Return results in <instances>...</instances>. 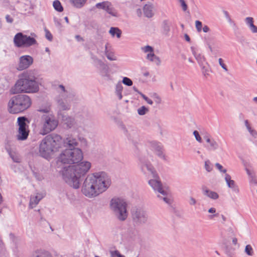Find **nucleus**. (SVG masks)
Instances as JSON below:
<instances>
[{
  "mask_svg": "<svg viewBox=\"0 0 257 257\" xmlns=\"http://www.w3.org/2000/svg\"><path fill=\"white\" fill-rule=\"evenodd\" d=\"M111 181L104 172L89 174L81 188L82 193L88 198H93L104 192L110 186Z\"/></svg>",
  "mask_w": 257,
  "mask_h": 257,
  "instance_id": "nucleus-1",
  "label": "nucleus"
},
{
  "mask_svg": "<svg viewBox=\"0 0 257 257\" xmlns=\"http://www.w3.org/2000/svg\"><path fill=\"white\" fill-rule=\"evenodd\" d=\"M91 166L89 162L83 161L74 165L63 167L60 173L66 183L73 188L78 189L80 186V178L86 175Z\"/></svg>",
  "mask_w": 257,
  "mask_h": 257,
  "instance_id": "nucleus-2",
  "label": "nucleus"
},
{
  "mask_svg": "<svg viewBox=\"0 0 257 257\" xmlns=\"http://www.w3.org/2000/svg\"><path fill=\"white\" fill-rule=\"evenodd\" d=\"M39 89L35 72L33 70H30L24 72L21 75L12 88V92L14 94L36 93L39 91Z\"/></svg>",
  "mask_w": 257,
  "mask_h": 257,
  "instance_id": "nucleus-3",
  "label": "nucleus"
},
{
  "mask_svg": "<svg viewBox=\"0 0 257 257\" xmlns=\"http://www.w3.org/2000/svg\"><path fill=\"white\" fill-rule=\"evenodd\" d=\"M32 102L29 96L19 94L12 97L8 103V110L11 113H18L28 109Z\"/></svg>",
  "mask_w": 257,
  "mask_h": 257,
  "instance_id": "nucleus-4",
  "label": "nucleus"
},
{
  "mask_svg": "<svg viewBox=\"0 0 257 257\" xmlns=\"http://www.w3.org/2000/svg\"><path fill=\"white\" fill-rule=\"evenodd\" d=\"M82 151L78 148H69L59 155L58 161L63 164H76L83 159Z\"/></svg>",
  "mask_w": 257,
  "mask_h": 257,
  "instance_id": "nucleus-5",
  "label": "nucleus"
},
{
  "mask_svg": "<svg viewBox=\"0 0 257 257\" xmlns=\"http://www.w3.org/2000/svg\"><path fill=\"white\" fill-rule=\"evenodd\" d=\"M38 111L45 113L41 116V121L43 124L42 134L46 135L54 131L58 126V122L54 115L49 113L50 108H40Z\"/></svg>",
  "mask_w": 257,
  "mask_h": 257,
  "instance_id": "nucleus-6",
  "label": "nucleus"
},
{
  "mask_svg": "<svg viewBox=\"0 0 257 257\" xmlns=\"http://www.w3.org/2000/svg\"><path fill=\"white\" fill-rule=\"evenodd\" d=\"M110 208L117 218L120 221H124L127 217L126 210L127 204L122 199L113 198L110 201Z\"/></svg>",
  "mask_w": 257,
  "mask_h": 257,
  "instance_id": "nucleus-7",
  "label": "nucleus"
},
{
  "mask_svg": "<svg viewBox=\"0 0 257 257\" xmlns=\"http://www.w3.org/2000/svg\"><path fill=\"white\" fill-rule=\"evenodd\" d=\"M131 216L134 224L141 226L146 224L149 220L147 211L141 207H134L131 209Z\"/></svg>",
  "mask_w": 257,
  "mask_h": 257,
  "instance_id": "nucleus-8",
  "label": "nucleus"
},
{
  "mask_svg": "<svg viewBox=\"0 0 257 257\" xmlns=\"http://www.w3.org/2000/svg\"><path fill=\"white\" fill-rule=\"evenodd\" d=\"M145 167L151 172L153 179L149 181V184L155 191L161 194L162 195H166L167 194V190L165 187H163L161 181L159 180V177L151 165H146Z\"/></svg>",
  "mask_w": 257,
  "mask_h": 257,
  "instance_id": "nucleus-9",
  "label": "nucleus"
},
{
  "mask_svg": "<svg viewBox=\"0 0 257 257\" xmlns=\"http://www.w3.org/2000/svg\"><path fill=\"white\" fill-rule=\"evenodd\" d=\"M28 119L24 117H19L17 123L19 126L16 138L18 141H25L27 139L29 134V125L27 124Z\"/></svg>",
  "mask_w": 257,
  "mask_h": 257,
  "instance_id": "nucleus-10",
  "label": "nucleus"
},
{
  "mask_svg": "<svg viewBox=\"0 0 257 257\" xmlns=\"http://www.w3.org/2000/svg\"><path fill=\"white\" fill-rule=\"evenodd\" d=\"M14 42L17 47H28L35 45L37 41L33 37L18 33L14 37Z\"/></svg>",
  "mask_w": 257,
  "mask_h": 257,
  "instance_id": "nucleus-11",
  "label": "nucleus"
},
{
  "mask_svg": "<svg viewBox=\"0 0 257 257\" xmlns=\"http://www.w3.org/2000/svg\"><path fill=\"white\" fill-rule=\"evenodd\" d=\"M47 139L45 137L40 143L39 153L41 157L49 159L55 152L52 148L51 144L48 143Z\"/></svg>",
  "mask_w": 257,
  "mask_h": 257,
  "instance_id": "nucleus-12",
  "label": "nucleus"
},
{
  "mask_svg": "<svg viewBox=\"0 0 257 257\" xmlns=\"http://www.w3.org/2000/svg\"><path fill=\"white\" fill-rule=\"evenodd\" d=\"M48 143L51 144L52 148L55 152H57L63 146V142L62 137L56 134L52 133L46 136Z\"/></svg>",
  "mask_w": 257,
  "mask_h": 257,
  "instance_id": "nucleus-13",
  "label": "nucleus"
},
{
  "mask_svg": "<svg viewBox=\"0 0 257 257\" xmlns=\"http://www.w3.org/2000/svg\"><path fill=\"white\" fill-rule=\"evenodd\" d=\"M95 7L99 9H102L105 11L109 14L114 17H117V13L115 10L111 7V4L107 2L104 1L96 4Z\"/></svg>",
  "mask_w": 257,
  "mask_h": 257,
  "instance_id": "nucleus-14",
  "label": "nucleus"
},
{
  "mask_svg": "<svg viewBox=\"0 0 257 257\" xmlns=\"http://www.w3.org/2000/svg\"><path fill=\"white\" fill-rule=\"evenodd\" d=\"M33 58L29 55L22 56L20 58L18 70H23L28 68L33 64Z\"/></svg>",
  "mask_w": 257,
  "mask_h": 257,
  "instance_id": "nucleus-15",
  "label": "nucleus"
},
{
  "mask_svg": "<svg viewBox=\"0 0 257 257\" xmlns=\"http://www.w3.org/2000/svg\"><path fill=\"white\" fill-rule=\"evenodd\" d=\"M203 139L206 141L208 144L206 147L209 151H215L219 147V145L217 142L208 134H206L203 136Z\"/></svg>",
  "mask_w": 257,
  "mask_h": 257,
  "instance_id": "nucleus-16",
  "label": "nucleus"
},
{
  "mask_svg": "<svg viewBox=\"0 0 257 257\" xmlns=\"http://www.w3.org/2000/svg\"><path fill=\"white\" fill-rule=\"evenodd\" d=\"M153 151L159 158L165 160V155L163 152V146L160 143L153 142L151 143Z\"/></svg>",
  "mask_w": 257,
  "mask_h": 257,
  "instance_id": "nucleus-17",
  "label": "nucleus"
},
{
  "mask_svg": "<svg viewBox=\"0 0 257 257\" xmlns=\"http://www.w3.org/2000/svg\"><path fill=\"white\" fill-rule=\"evenodd\" d=\"M225 180L226 182L227 186L232 189V191L234 193L238 194L239 193V189L237 185L235 183V181L231 180V176L226 174L225 176Z\"/></svg>",
  "mask_w": 257,
  "mask_h": 257,
  "instance_id": "nucleus-18",
  "label": "nucleus"
},
{
  "mask_svg": "<svg viewBox=\"0 0 257 257\" xmlns=\"http://www.w3.org/2000/svg\"><path fill=\"white\" fill-rule=\"evenodd\" d=\"M63 146L69 147V148H75L78 146L77 140L71 135H68L67 137L63 140Z\"/></svg>",
  "mask_w": 257,
  "mask_h": 257,
  "instance_id": "nucleus-19",
  "label": "nucleus"
},
{
  "mask_svg": "<svg viewBox=\"0 0 257 257\" xmlns=\"http://www.w3.org/2000/svg\"><path fill=\"white\" fill-rule=\"evenodd\" d=\"M98 63L100 67V71L101 75L106 77V79L111 80V77L109 73V68L107 65L105 64L102 61L98 60Z\"/></svg>",
  "mask_w": 257,
  "mask_h": 257,
  "instance_id": "nucleus-20",
  "label": "nucleus"
},
{
  "mask_svg": "<svg viewBox=\"0 0 257 257\" xmlns=\"http://www.w3.org/2000/svg\"><path fill=\"white\" fill-rule=\"evenodd\" d=\"M191 50L193 55H194L196 60L198 62L199 65L200 66H202V65H203L204 63L206 61V59H205V57L203 55H202L201 54L198 53L196 52V49L195 47L192 46L191 47Z\"/></svg>",
  "mask_w": 257,
  "mask_h": 257,
  "instance_id": "nucleus-21",
  "label": "nucleus"
},
{
  "mask_svg": "<svg viewBox=\"0 0 257 257\" xmlns=\"http://www.w3.org/2000/svg\"><path fill=\"white\" fill-rule=\"evenodd\" d=\"M154 9V5L151 3H148L146 4L144 7V13L146 17L148 18H152L153 15V10Z\"/></svg>",
  "mask_w": 257,
  "mask_h": 257,
  "instance_id": "nucleus-22",
  "label": "nucleus"
},
{
  "mask_svg": "<svg viewBox=\"0 0 257 257\" xmlns=\"http://www.w3.org/2000/svg\"><path fill=\"white\" fill-rule=\"evenodd\" d=\"M202 190L204 195L207 196L211 199L215 200L218 199L219 197V195L216 192L209 190L205 186L203 187Z\"/></svg>",
  "mask_w": 257,
  "mask_h": 257,
  "instance_id": "nucleus-23",
  "label": "nucleus"
},
{
  "mask_svg": "<svg viewBox=\"0 0 257 257\" xmlns=\"http://www.w3.org/2000/svg\"><path fill=\"white\" fill-rule=\"evenodd\" d=\"M26 3L20 2L19 5V9L22 14H26L30 9V5L28 1Z\"/></svg>",
  "mask_w": 257,
  "mask_h": 257,
  "instance_id": "nucleus-24",
  "label": "nucleus"
},
{
  "mask_svg": "<svg viewBox=\"0 0 257 257\" xmlns=\"http://www.w3.org/2000/svg\"><path fill=\"white\" fill-rule=\"evenodd\" d=\"M245 21L252 33H257V27L254 25L253 19L252 18L247 17L245 18Z\"/></svg>",
  "mask_w": 257,
  "mask_h": 257,
  "instance_id": "nucleus-25",
  "label": "nucleus"
},
{
  "mask_svg": "<svg viewBox=\"0 0 257 257\" xmlns=\"http://www.w3.org/2000/svg\"><path fill=\"white\" fill-rule=\"evenodd\" d=\"M31 257H53L48 251L44 250H37L32 255Z\"/></svg>",
  "mask_w": 257,
  "mask_h": 257,
  "instance_id": "nucleus-26",
  "label": "nucleus"
},
{
  "mask_svg": "<svg viewBox=\"0 0 257 257\" xmlns=\"http://www.w3.org/2000/svg\"><path fill=\"white\" fill-rule=\"evenodd\" d=\"M42 198V196L37 195L35 196L31 197L29 203V206L31 208H33L38 204L40 200Z\"/></svg>",
  "mask_w": 257,
  "mask_h": 257,
  "instance_id": "nucleus-27",
  "label": "nucleus"
},
{
  "mask_svg": "<svg viewBox=\"0 0 257 257\" xmlns=\"http://www.w3.org/2000/svg\"><path fill=\"white\" fill-rule=\"evenodd\" d=\"M123 86L121 83L119 82L115 86V93L118 97L119 100L121 99L122 96L121 95V92L122 91Z\"/></svg>",
  "mask_w": 257,
  "mask_h": 257,
  "instance_id": "nucleus-28",
  "label": "nucleus"
},
{
  "mask_svg": "<svg viewBox=\"0 0 257 257\" xmlns=\"http://www.w3.org/2000/svg\"><path fill=\"white\" fill-rule=\"evenodd\" d=\"M109 33L112 37L115 35L117 38H119L121 37V31L116 27H111L109 30Z\"/></svg>",
  "mask_w": 257,
  "mask_h": 257,
  "instance_id": "nucleus-29",
  "label": "nucleus"
},
{
  "mask_svg": "<svg viewBox=\"0 0 257 257\" xmlns=\"http://www.w3.org/2000/svg\"><path fill=\"white\" fill-rule=\"evenodd\" d=\"M73 6L77 8H81L85 4L87 0H70Z\"/></svg>",
  "mask_w": 257,
  "mask_h": 257,
  "instance_id": "nucleus-30",
  "label": "nucleus"
},
{
  "mask_svg": "<svg viewBox=\"0 0 257 257\" xmlns=\"http://www.w3.org/2000/svg\"><path fill=\"white\" fill-rule=\"evenodd\" d=\"M57 102L58 107L61 110H66L70 109L69 104L65 103L62 99H59Z\"/></svg>",
  "mask_w": 257,
  "mask_h": 257,
  "instance_id": "nucleus-31",
  "label": "nucleus"
},
{
  "mask_svg": "<svg viewBox=\"0 0 257 257\" xmlns=\"http://www.w3.org/2000/svg\"><path fill=\"white\" fill-rule=\"evenodd\" d=\"M62 119L69 127H71L74 122V119L73 118L67 116L63 115Z\"/></svg>",
  "mask_w": 257,
  "mask_h": 257,
  "instance_id": "nucleus-32",
  "label": "nucleus"
},
{
  "mask_svg": "<svg viewBox=\"0 0 257 257\" xmlns=\"http://www.w3.org/2000/svg\"><path fill=\"white\" fill-rule=\"evenodd\" d=\"M162 28L165 34H168L170 31V24L168 20H164L162 22Z\"/></svg>",
  "mask_w": 257,
  "mask_h": 257,
  "instance_id": "nucleus-33",
  "label": "nucleus"
},
{
  "mask_svg": "<svg viewBox=\"0 0 257 257\" xmlns=\"http://www.w3.org/2000/svg\"><path fill=\"white\" fill-rule=\"evenodd\" d=\"M53 6L54 9L59 12H62L63 11V8L61 3L58 0H55L53 2Z\"/></svg>",
  "mask_w": 257,
  "mask_h": 257,
  "instance_id": "nucleus-34",
  "label": "nucleus"
},
{
  "mask_svg": "<svg viewBox=\"0 0 257 257\" xmlns=\"http://www.w3.org/2000/svg\"><path fill=\"white\" fill-rule=\"evenodd\" d=\"M105 54L107 58L110 61H114L116 60V57L114 55L113 53L109 52L107 50V45H106L105 47Z\"/></svg>",
  "mask_w": 257,
  "mask_h": 257,
  "instance_id": "nucleus-35",
  "label": "nucleus"
},
{
  "mask_svg": "<svg viewBox=\"0 0 257 257\" xmlns=\"http://www.w3.org/2000/svg\"><path fill=\"white\" fill-rule=\"evenodd\" d=\"M245 253L249 256H253L254 254V250L250 244H247L245 246L244 249Z\"/></svg>",
  "mask_w": 257,
  "mask_h": 257,
  "instance_id": "nucleus-36",
  "label": "nucleus"
},
{
  "mask_svg": "<svg viewBox=\"0 0 257 257\" xmlns=\"http://www.w3.org/2000/svg\"><path fill=\"white\" fill-rule=\"evenodd\" d=\"M151 96L154 99L157 105H159L162 103V98L157 93H153Z\"/></svg>",
  "mask_w": 257,
  "mask_h": 257,
  "instance_id": "nucleus-37",
  "label": "nucleus"
},
{
  "mask_svg": "<svg viewBox=\"0 0 257 257\" xmlns=\"http://www.w3.org/2000/svg\"><path fill=\"white\" fill-rule=\"evenodd\" d=\"M149 109L145 106H142L138 109V113L140 115H143L148 112Z\"/></svg>",
  "mask_w": 257,
  "mask_h": 257,
  "instance_id": "nucleus-38",
  "label": "nucleus"
},
{
  "mask_svg": "<svg viewBox=\"0 0 257 257\" xmlns=\"http://www.w3.org/2000/svg\"><path fill=\"white\" fill-rule=\"evenodd\" d=\"M10 155L14 162L19 163L21 162V158L20 156L15 153H10Z\"/></svg>",
  "mask_w": 257,
  "mask_h": 257,
  "instance_id": "nucleus-39",
  "label": "nucleus"
},
{
  "mask_svg": "<svg viewBox=\"0 0 257 257\" xmlns=\"http://www.w3.org/2000/svg\"><path fill=\"white\" fill-rule=\"evenodd\" d=\"M168 191H167V194L166 195H163V196H161L160 195H158V197L160 198L161 199H163V201L166 203L168 204H171L172 203V200L171 198H169L168 197Z\"/></svg>",
  "mask_w": 257,
  "mask_h": 257,
  "instance_id": "nucleus-40",
  "label": "nucleus"
},
{
  "mask_svg": "<svg viewBox=\"0 0 257 257\" xmlns=\"http://www.w3.org/2000/svg\"><path fill=\"white\" fill-rule=\"evenodd\" d=\"M122 82L125 85L131 86L133 85V81L131 79L128 77H124L122 79Z\"/></svg>",
  "mask_w": 257,
  "mask_h": 257,
  "instance_id": "nucleus-41",
  "label": "nucleus"
},
{
  "mask_svg": "<svg viewBox=\"0 0 257 257\" xmlns=\"http://www.w3.org/2000/svg\"><path fill=\"white\" fill-rule=\"evenodd\" d=\"M182 7V10L184 12L186 11L188 9L187 5L184 0H178Z\"/></svg>",
  "mask_w": 257,
  "mask_h": 257,
  "instance_id": "nucleus-42",
  "label": "nucleus"
},
{
  "mask_svg": "<svg viewBox=\"0 0 257 257\" xmlns=\"http://www.w3.org/2000/svg\"><path fill=\"white\" fill-rule=\"evenodd\" d=\"M45 37L50 41H52L53 40V36L50 32V31L46 28L45 29Z\"/></svg>",
  "mask_w": 257,
  "mask_h": 257,
  "instance_id": "nucleus-43",
  "label": "nucleus"
},
{
  "mask_svg": "<svg viewBox=\"0 0 257 257\" xmlns=\"http://www.w3.org/2000/svg\"><path fill=\"white\" fill-rule=\"evenodd\" d=\"M140 95L143 97V98L149 104L152 105L153 103V101L148 98L147 96H146L145 94H144L142 93H140Z\"/></svg>",
  "mask_w": 257,
  "mask_h": 257,
  "instance_id": "nucleus-44",
  "label": "nucleus"
},
{
  "mask_svg": "<svg viewBox=\"0 0 257 257\" xmlns=\"http://www.w3.org/2000/svg\"><path fill=\"white\" fill-rule=\"evenodd\" d=\"M193 135L197 141H198L199 143L202 142V138L200 137L199 132L197 131H194L193 132Z\"/></svg>",
  "mask_w": 257,
  "mask_h": 257,
  "instance_id": "nucleus-45",
  "label": "nucleus"
},
{
  "mask_svg": "<svg viewBox=\"0 0 257 257\" xmlns=\"http://www.w3.org/2000/svg\"><path fill=\"white\" fill-rule=\"evenodd\" d=\"M195 26L198 32H200L202 30V23L199 21H195Z\"/></svg>",
  "mask_w": 257,
  "mask_h": 257,
  "instance_id": "nucleus-46",
  "label": "nucleus"
},
{
  "mask_svg": "<svg viewBox=\"0 0 257 257\" xmlns=\"http://www.w3.org/2000/svg\"><path fill=\"white\" fill-rule=\"evenodd\" d=\"M218 62H219V64L220 65V66L225 71H228V69H227V68L226 67V66L225 65V64L223 63V60L222 58H219L218 59Z\"/></svg>",
  "mask_w": 257,
  "mask_h": 257,
  "instance_id": "nucleus-47",
  "label": "nucleus"
},
{
  "mask_svg": "<svg viewBox=\"0 0 257 257\" xmlns=\"http://www.w3.org/2000/svg\"><path fill=\"white\" fill-rule=\"evenodd\" d=\"M209 163H209V161H205V169L208 172H210L212 169V168Z\"/></svg>",
  "mask_w": 257,
  "mask_h": 257,
  "instance_id": "nucleus-48",
  "label": "nucleus"
},
{
  "mask_svg": "<svg viewBox=\"0 0 257 257\" xmlns=\"http://www.w3.org/2000/svg\"><path fill=\"white\" fill-rule=\"evenodd\" d=\"M142 49L146 53L149 52H150L151 53L153 52L154 50L153 47L149 45L144 47V48H142Z\"/></svg>",
  "mask_w": 257,
  "mask_h": 257,
  "instance_id": "nucleus-49",
  "label": "nucleus"
},
{
  "mask_svg": "<svg viewBox=\"0 0 257 257\" xmlns=\"http://www.w3.org/2000/svg\"><path fill=\"white\" fill-rule=\"evenodd\" d=\"M245 170L247 175L248 176L249 178L255 175V172L253 170H250L247 168H246Z\"/></svg>",
  "mask_w": 257,
  "mask_h": 257,
  "instance_id": "nucleus-50",
  "label": "nucleus"
},
{
  "mask_svg": "<svg viewBox=\"0 0 257 257\" xmlns=\"http://www.w3.org/2000/svg\"><path fill=\"white\" fill-rule=\"evenodd\" d=\"M215 166L221 172L225 173L227 171V170L225 169H223V167L218 163L215 164Z\"/></svg>",
  "mask_w": 257,
  "mask_h": 257,
  "instance_id": "nucleus-51",
  "label": "nucleus"
},
{
  "mask_svg": "<svg viewBox=\"0 0 257 257\" xmlns=\"http://www.w3.org/2000/svg\"><path fill=\"white\" fill-rule=\"evenodd\" d=\"M249 180L250 183L257 184V178L255 175L249 178Z\"/></svg>",
  "mask_w": 257,
  "mask_h": 257,
  "instance_id": "nucleus-52",
  "label": "nucleus"
},
{
  "mask_svg": "<svg viewBox=\"0 0 257 257\" xmlns=\"http://www.w3.org/2000/svg\"><path fill=\"white\" fill-rule=\"evenodd\" d=\"M152 62H154V63H155V64L157 65H160V64H161V60H160V59L158 56H157L156 55L154 58L153 61Z\"/></svg>",
  "mask_w": 257,
  "mask_h": 257,
  "instance_id": "nucleus-53",
  "label": "nucleus"
},
{
  "mask_svg": "<svg viewBox=\"0 0 257 257\" xmlns=\"http://www.w3.org/2000/svg\"><path fill=\"white\" fill-rule=\"evenodd\" d=\"M202 67V73L205 76L209 75L208 70L203 65L201 66Z\"/></svg>",
  "mask_w": 257,
  "mask_h": 257,
  "instance_id": "nucleus-54",
  "label": "nucleus"
},
{
  "mask_svg": "<svg viewBox=\"0 0 257 257\" xmlns=\"http://www.w3.org/2000/svg\"><path fill=\"white\" fill-rule=\"evenodd\" d=\"M155 55L153 52H151L147 55V58L148 60H149L151 61H153L154 58L155 57Z\"/></svg>",
  "mask_w": 257,
  "mask_h": 257,
  "instance_id": "nucleus-55",
  "label": "nucleus"
},
{
  "mask_svg": "<svg viewBox=\"0 0 257 257\" xmlns=\"http://www.w3.org/2000/svg\"><path fill=\"white\" fill-rule=\"evenodd\" d=\"M155 55L153 52H151L147 55V58L148 60H149L151 61H153L154 58L155 57Z\"/></svg>",
  "mask_w": 257,
  "mask_h": 257,
  "instance_id": "nucleus-56",
  "label": "nucleus"
},
{
  "mask_svg": "<svg viewBox=\"0 0 257 257\" xmlns=\"http://www.w3.org/2000/svg\"><path fill=\"white\" fill-rule=\"evenodd\" d=\"M223 13L225 18L228 20L229 22H230L231 20L228 13L226 11H223Z\"/></svg>",
  "mask_w": 257,
  "mask_h": 257,
  "instance_id": "nucleus-57",
  "label": "nucleus"
},
{
  "mask_svg": "<svg viewBox=\"0 0 257 257\" xmlns=\"http://www.w3.org/2000/svg\"><path fill=\"white\" fill-rule=\"evenodd\" d=\"M6 19L8 23H12L13 22V19L9 15L6 16Z\"/></svg>",
  "mask_w": 257,
  "mask_h": 257,
  "instance_id": "nucleus-58",
  "label": "nucleus"
},
{
  "mask_svg": "<svg viewBox=\"0 0 257 257\" xmlns=\"http://www.w3.org/2000/svg\"><path fill=\"white\" fill-rule=\"evenodd\" d=\"M249 133L253 138H257V132L255 130H253L252 131L250 132Z\"/></svg>",
  "mask_w": 257,
  "mask_h": 257,
  "instance_id": "nucleus-59",
  "label": "nucleus"
},
{
  "mask_svg": "<svg viewBox=\"0 0 257 257\" xmlns=\"http://www.w3.org/2000/svg\"><path fill=\"white\" fill-rule=\"evenodd\" d=\"M119 252L118 250H114V251H110V253L111 254V256H117Z\"/></svg>",
  "mask_w": 257,
  "mask_h": 257,
  "instance_id": "nucleus-60",
  "label": "nucleus"
},
{
  "mask_svg": "<svg viewBox=\"0 0 257 257\" xmlns=\"http://www.w3.org/2000/svg\"><path fill=\"white\" fill-rule=\"evenodd\" d=\"M190 204L191 205H195L196 203V200L192 197L190 198Z\"/></svg>",
  "mask_w": 257,
  "mask_h": 257,
  "instance_id": "nucleus-61",
  "label": "nucleus"
},
{
  "mask_svg": "<svg viewBox=\"0 0 257 257\" xmlns=\"http://www.w3.org/2000/svg\"><path fill=\"white\" fill-rule=\"evenodd\" d=\"M202 29L204 33H207L210 30L209 28L206 25L204 26L203 27Z\"/></svg>",
  "mask_w": 257,
  "mask_h": 257,
  "instance_id": "nucleus-62",
  "label": "nucleus"
},
{
  "mask_svg": "<svg viewBox=\"0 0 257 257\" xmlns=\"http://www.w3.org/2000/svg\"><path fill=\"white\" fill-rule=\"evenodd\" d=\"M216 212V209L215 208H210V209H209L208 210V212L209 213H214Z\"/></svg>",
  "mask_w": 257,
  "mask_h": 257,
  "instance_id": "nucleus-63",
  "label": "nucleus"
},
{
  "mask_svg": "<svg viewBox=\"0 0 257 257\" xmlns=\"http://www.w3.org/2000/svg\"><path fill=\"white\" fill-rule=\"evenodd\" d=\"M184 37H185V40L187 42H190V38L189 36L187 34H185V35H184Z\"/></svg>",
  "mask_w": 257,
  "mask_h": 257,
  "instance_id": "nucleus-64",
  "label": "nucleus"
}]
</instances>
